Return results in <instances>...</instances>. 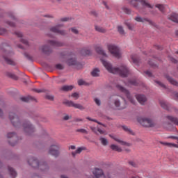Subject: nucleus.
Segmentation results:
<instances>
[{
  "mask_svg": "<svg viewBox=\"0 0 178 178\" xmlns=\"http://www.w3.org/2000/svg\"><path fill=\"white\" fill-rule=\"evenodd\" d=\"M103 66L105 69L109 72V73H113V74H120L122 77H127L129 75V68L126 65H122L119 68L112 67L111 63L101 58Z\"/></svg>",
  "mask_w": 178,
  "mask_h": 178,
  "instance_id": "obj_1",
  "label": "nucleus"
},
{
  "mask_svg": "<svg viewBox=\"0 0 178 178\" xmlns=\"http://www.w3.org/2000/svg\"><path fill=\"white\" fill-rule=\"evenodd\" d=\"M106 48L113 56L115 58H122V51H120V48L118 47V45L112 43L107 44Z\"/></svg>",
  "mask_w": 178,
  "mask_h": 178,
  "instance_id": "obj_2",
  "label": "nucleus"
},
{
  "mask_svg": "<svg viewBox=\"0 0 178 178\" xmlns=\"http://www.w3.org/2000/svg\"><path fill=\"white\" fill-rule=\"evenodd\" d=\"M138 122L143 126L144 127H155V122L152 121L151 119L147 118H143V117H139L138 118Z\"/></svg>",
  "mask_w": 178,
  "mask_h": 178,
  "instance_id": "obj_3",
  "label": "nucleus"
},
{
  "mask_svg": "<svg viewBox=\"0 0 178 178\" xmlns=\"http://www.w3.org/2000/svg\"><path fill=\"white\" fill-rule=\"evenodd\" d=\"M59 148H60V145L54 141L49 149V154L53 155V156H58V155H59Z\"/></svg>",
  "mask_w": 178,
  "mask_h": 178,
  "instance_id": "obj_4",
  "label": "nucleus"
},
{
  "mask_svg": "<svg viewBox=\"0 0 178 178\" xmlns=\"http://www.w3.org/2000/svg\"><path fill=\"white\" fill-rule=\"evenodd\" d=\"M63 104L64 105H66V106L75 108V109H79L80 111H84V106H83V105L74 103L73 101L65 100Z\"/></svg>",
  "mask_w": 178,
  "mask_h": 178,
  "instance_id": "obj_5",
  "label": "nucleus"
},
{
  "mask_svg": "<svg viewBox=\"0 0 178 178\" xmlns=\"http://www.w3.org/2000/svg\"><path fill=\"white\" fill-rule=\"evenodd\" d=\"M117 88L121 91V92H123L127 97V98L129 99V102H131V104H133L134 105L136 104V101L133 99V97H131V95H130V92H129V90L124 89L122 86L118 85Z\"/></svg>",
  "mask_w": 178,
  "mask_h": 178,
  "instance_id": "obj_6",
  "label": "nucleus"
},
{
  "mask_svg": "<svg viewBox=\"0 0 178 178\" xmlns=\"http://www.w3.org/2000/svg\"><path fill=\"white\" fill-rule=\"evenodd\" d=\"M24 131L28 134H31L34 131V127L30 122H26L23 124Z\"/></svg>",
  "mask_w": 178,
  "mask_h": 178,
  "instance_id": "obj_7",
  "label": "nucleus"
},
{
  "mask_svg": "<svg viewBox=\"0 0 178 178\" xmlns=\"http://www.w3.org/2000/svg\"><path fill=\"white\" fill-rule=\"evenodd\" d=\"M50 31L56 33V34H60L61 35H65V34H66V31L61 30L60 26L59 25L51 27Z\"/></svg>",
  "mask_w": 178,
  "mask_h": 178,
  "instance_id": "obj_8",
  "label": "nucleus"
},
{
  "mask_svg": "<svg viewBox=\"0 0 178 178\" xmlns=\"http://www.w3.org/2000/svg\"><path fill=\"white\" fill-rule=\"evenodd\" d=\"M114 105L115 106V108H117V109H118L119 111H122L123 109H126V104H121L120 103V100L119 99H115L114 100Z\"/></svg>",
  "mask_w": 178,
  "mask_h": 178,
  "instance_id": "obj_9",
  "label": "nucleus"
},
{
  "mask_svg": "<svg viewBox=\"0 0 178 178\" xmlns=\"http://www.w3.org/2000/svg\"><path fill=\"white\" fill-rule=\"evenodd\" d=\"M109 137H111V138H113V140H115V141H117V143H119V144H120L121 145H126L127 147H130V145H131L130 143H126V142L122 140L121 139L116 137L115 136L110 134Z\"/></svg>",
  "mask_w": 178,
  "mask_h": 178,
  "instance_id": "obj_10",
  "label": "nucleus"
},
{
  "mask_svg": "<svg viewBox=\"0 0 178 178\" xmlns=\"http://www.w3.org/2000/svg\"><path fill=\"white\" fill-rule=\"evenodd\" d=\"M136 98L140 105H144L147 102V97L144 95H136Z\"/></svg>",
  "mask_w": 178,
  "mask_h": 178,
  "instance_id": "obj_11",
  "label": "nucleus"
},
{
  "mask_svg": "<svg viewBox=\"0 0 178 178\" xmlns=\"http://www.w3.org/2000/svg\"><path fill=\"white\" fill-rule=\"evenodd\" d=\"M9 118L14 126H16V123H19V117L15 115V113H10L9 115Z\"/></svg>",
  "mask_w": 178,
  "mask_h": 178,
  "instance_id": "obj_12",
  "label": "nucleus"
},
{
  "mask_svg": "<svg viewBox=\"0 0 178 178\" xmlns=\"http://www.w3.org/2000/svg\"><path fill=\"white\" fill-rule=\"evenodd\" d=\"M29 163L31 164L33 168H38V166H41V165H42L38 162V160L35 159H30L29 160Z\"/></svg>",
  "mask_w": 178,
  "mask_h": 178,
  "instance_id": "obj_13",
  "label": "nucleus"
},
{
  "mask_svg": "<svg viewBox=\"0 0 178 178\" xmlns=\"http://www.w3.org/2000/svg\"><path fill=\"white\" fill-rule=\"evenodd\" d=\"M90 130H92L95 134L98 135V133H99V134H105V130H102L99 127H90Z\"/></svg>",
  "mask_w": 178,
  "mask_h": 178,
  "instance_id": "obj_14",
  "label": "nucleus"
},
{
  "mask_svg": "<svg viewBox=\"0 0 178 178\" xmlns=\"http://www.w3.org/2000/svg\"><path fill=\"white\" fill-rule=\"evenodd\" d=\"M96 52H97L99 55L104 56V58H108V54H106L104 49H102L101 47H96Z\"/></svg>",
  "mask_w": 178,
  "mask_h": 178,
  "instance_id": "obj_15",
  "label": "nucleus"
},
{
  "mask_svg": "<svg viewBox=\"0 0 178 178\" xmlns=\"http://www.w3.org/2000/svg\"><path fill=\"white\" fill-rule=\"evenodd\" d=\"M168 19L175 23H178V14L173 13L168 17Z\"/></svg>",
  "mask_w": 178,
  "mask_h": 178,
  "instance_id": "obj_16",
  "label": "nucleus"
},
{
  "mask_svg": "<svg viewBox=\"0 0 178 178\" xmlns=\"http://www.w3.org/2000/svg\"><path fill=\"white\" fill-rule=\"evenodd\" d=\"M99 73H101L99 68H95L91 72V76L92 77H99Z\"/></svg>",
  "mask_w": 178,
  "mask_h": 178,
  "instance_id": "obj_17",
  "label": "nucleus"
},
{
  "mask_svg": "<svg viewBox=\"0 0 178 178\" xmlns=\"http://www.w3.org/2000/svg\"><path fill=\"white\" fill-rule=\"evenodd\" d=\"M74 88V86L70 85V86H63L60 88L61 91H72V90Z\"/></svg>",
  "mask_w": 178,
  "mask_h": 178,
  "instance_id": "obj_18",
  "label": "nucleus"
},
{
  "mask_svg": "<svg viewBox=\"0 0 178 178\" xmlns=\"http://www.w3.org/2000/svg\"><path fill=\"white\" fill-rule=\"evenodd\" d=\"M49 44L52 45L53 47H62V45H63V43L56 42L55 40H49Z\"/></svg>",
  "mask_w": 178,
  "mask_h": 178,
  "instance_id": "obj_19",
  "label": "nucleus"
},
{
  "mask_svg": "<svg viewBox=\"0 0 178 178\" xmlns=\"http://www.w3.org/2000/svg\"><path fill=\"white\" fill-rule=\"evenodd\" d=\"M128 163L133 168H138L139 163L137 160H130Z\"/></svg>",
  "mask_w": 178,
  "mask_h": 178,
  "instance_id": "obj_20",
  "label": "nucleus"
},
{
  "mask_svg": "<svg viewBox=\"0 0 178 178\" xmlns=\"http://www.w3.org/2000/svg\"><path fill=\"white\" fill-rule=\"evenodd\" d=\"M99 141H100L102 145H104V147L108 145V144H109V141H108V139H106V138L100 137Z\"/></svg>",
  "mask_w": 178,
  "mask_h": 178,
  "instance_id": "obj_21",
  "label": "nucleus"
},
{
  "mask_svg": "<svg viewBox=\"0 0 178 178\" xmlns=\"http://www.w3.org/2000/svg\"><path fill=\"white\" fill-rule=\"evenodd\" d=\"M167 80L171 83L172 84V86H178V82L175 81V79H173V78L169 76H165Z\"/></svg>",
  "mask_w": 178,
  "mask_h": 178,
  "instance_id": "obj_22",
  "label": "nucleus"
},
{
  "mask_svg": "<svg viewBox=\"0 0 178 178\" xmlns=\"http://www.w3.org/2000/svg\"><path fill=\"white\" fill-rule=\"evenodd\" d=\"M95 30L96 31H98V33H106V29L104 28H102V26H99L98 25L95 26Z\"/></svg>",
  "mask_w": 178,
  "mask_h": 178,
  "instance_id": "obj_23",
  "label": "nucleus"
},
{
  "mask_svg": "<svg viewBox=\"0 0 178 178\" xmlns=\"http://www.w3.org/2000/svg\"><path fill=\"white\" fill-rule=\"evenodd\" d=\"M110 147L111 148V149H113V151H117L118 152H122V147L113 144L110 146Z\"/></svg>",
  "mask_w": 178,
  "mask_h": 178,
  "instance_id": "obj_24",
  "label": "nucleus"
},
{
  "mask_svg": "<svg viewBox=\"0 0 178 178\" xmlns=\"http://www.w3.org/2000/svg\"><path fill=\"white\" fill-rule=\"evenodd\" d=\"M156 8H157L160 12H165V10L168 9V6L161 4L156 5Z\"/></svg>",
  "mask_w": 178,
  "mask_h": 178,
  "instance_id": "obj_25",
  "label": "nucleus"
},
{
  "mask_svg": "<svg viewBox=\"0 0 178 178\" xmlns=\"http://www.w3.org/2000/svg\"><path fill=\"white\" fill-rule=\"evenodd\" d=\"M84 150V147H79L78 149H76V150L75 152H72V156H76V155L77 154H81V152Z\"/></svg>",
  "mask_w": 178,
  "mask_h": 178,
  "instance_id": "obj_26",
  "label": "nucleus"
},
{
  "mask_svg": "<svg viewBox=\"0 0 178 178\" xmlns=\"http://www.w3.org/2000/svg\"><path fill=\"white\" fill-rule=\"evenodd\" d=\"M167 119H168V120H170V122H172V123H174L175 124H177V126H178L177 118H176L175 117H172V116H167Z\"/></svg>",
  "mask_w": 178,
  "mask_h": 178,
  "instance_id": "obj_27",
  "label": "nucleus"
},
{
  "mask_svg": "<svg viewBox=\"0 0 178 178\" xmlns=\"http://www.w3.org/2000/svg\"><path fill=\"white\" fill-rule=\"evenodd\" d=\"M122 129L123 130H124V131H127V133H128L129 134H131L132 136H134V132H133V131L129 128L127 126H122Z\"/></svg>",
  "mask_w": 178,
  "mask_h": 178,
  "instance_id": "obj_28",
  "label": "nucleus"
},
{
  "mask_svg": "<svg viewBox=\"0 0 178 178\" xmlns=\"http://www.w3.org/2000/svg\"><path fill=\"white\" fill-rule=\"evenodd\" d=\"M8 170L12 178L16 177V171L12 167H9Z\"/></svg>",
  "mask_w": 178,
  "mask_h": 178,
  "instance_id": "obj_29",
  "label": "nucleus"
},
{
  "mask_svg": "<svg viewBox=\"0 0 178 178\" xmlns=\"http://www.w3.org/2000/svg\"><path fill=\"white\" fill-rule=\"evenodd\" d=\"M31 99H33L31 96L21 97V101H23L24 102H29Z\"/></svg>",
  "mask_w": 178,
  "mask_h": 178,
  "instance_id": "obj_30",
  "label": "nucleus"
},
{
  "mask_svg": "<svg viewBox=\"0 0 178 178\" xmlns=\"http://www.w3.org/2000/svg\"><path fill=\"white\" fill-rule=\"evenodd\" d=\"M118 31L121 35H124V29H123V26H118Z\"/></svg>",
  "mask_w": 178,
  "mask_h": 178,
  "instance_id": "obj_31",
  "label": "nucleus"
},
{
  "mask_svg": "<svg viewBox=\"0 0 178 178\" xmlns=\"http://www.w3.org/2000/svg\"><path fill=\"white\" fill-rule=\"evenodd\" d=\"M76 133H82V134H88V131L85 129H79L76 130Z\"/></svg>",
  "mask_w": 178,
  "mask_h": 178,
  "instance_id": "obj_32",
  "label": "nucleus"
},
{
  "mask_svg": "<svg viewBox=\"0 0 178 178\" xmlns=\"http://www.w3.org/2000/svg\"><path fill=\"white\" fill-rule=\"evenodd\" d=\"M67 65H69V66L76 65V60L74 59V58H71V59L68 60H67Z\"/></svg>",
  "mask_w": 178,
  "mask_h": 178,
  "instance_id": "obj_33",
  "label": "nucleus"
},
{
  "mask_svg": "<svg viewBox=\"0 0 178 178\" xmlns=\"http://www.w3.org/2000/svg\"><path fill=\"white\" fill-rule=\"evenodd\" d=\"M160 105L164 109H168V104L165 101H161Z\"/></svg>",
  "mask_w": 178,
  "mask_h": 178,
  "instance_id": "obj_34",
  "label": "nucleus"
},
{
  "mask_svg": "<svg viewBox=\"0 0 178 178\" xmlns=\"http://www.w3.org/2000/svg\"><path fill=\"white\" fill-rule=\"evenodd\" d=\"M90 54H91V51L88 49H83L82 50V55L83 56H86L87 55H90Z\"/></svg>",
  "mask_w": 178,
  "mask_h": 178,
  "instance_id": "obj_35",
  "label": "nucleus"
},
{
  "mask_svg": "<svg viewBox=\"0 0 178 178\" xmlns=\"http://www.w3.org/2000/svg\"><path fill=\"white\" fill-rule=\"evenodd\" d=\"M131 5H132V6H134V8H137V6H138V1L132 0L131 1Z\"/></svg>",
  "mask_w": 178,
  "mask_h": 178,
  "instance_id": "obj_36",
  "label": "nucleus"
},
{
  "mask_svg": "<svg viewBox=\"0 0 178 178\" xmlns=\"http://www.w3.org/2000/svg\"><path fill=\"white\" fill-rule=\"evenodd\" d=\"M4 59L6 62L8 63V65H15V63L13 62V60H10V58L4 57Z\"/></svg>",
  "mask_w": 178,
  "mask_h": 178,
  "instance_id": "obj_37",
  "label": "nucleus"
},
{
  "mask_svg": "<svg viewBox=\"0 0 178 178\" xmlns=\"http://www.w3.org/2000/svg\"><path fill=\"white\" fill-rule=\"evenodd\" d=\"M142 3L144 6H147V8H153V6H151V4H149L145 0L142 1Z\"/></svg>",
  "mask_w": 178,
  "mask_h": 178,
  "instance_id": "obj_38",
  "label": "nucleus"
},
{
  "mask_svg": "<svg viewBox=\"0 0 178 178\" xmlns=\"http://www.w3.org/2000/svg\"><path fill=\"white\" fill-rule=\"evenodd\" d=\"M71 97H72V98H74V99H79L80 95H79V93L77 92H74L71 95Z\"/></svg>",
  "mask_w": 178,
  "mask_h": 178,
  "instance_id": "obj_39",
  "label": "nucleus"
},
{
  "mask_svg": "<svg viewBox=\"0 0 178 178\" xmlns=\"http://www.w3.org/2000/svg\"><path fill=\"white\" fill-rule=\"evenodd\" d=\"M78 84H79V86H87V83L86 81H84V80H83V79H79L78 81Z\"/></svg>",
  "mask_w": 178,
  "mask_h": 178,
  "instance_id": "obj_40",
  "label": "nucleus"
},
{
  "mask_svg": "<svg viewBox=\"0 0 178 178\" xmlns=\"http://www.w3.org/2000/svg\"><path fill=\"white\" fill-rule=\"evenodd\" d=\"M164 145H167L168 147H175V148H177V145L174 144V143H164Z\"/></svg>",
  "mask_w": 178,
  "mask_h": 178,
  "instance_id": "obj_41",
  "label": "nucleus"
},
{
  "mask_svg": "<svg viewBox=\"0 0 178 178\" xmlns=\"http://www.w3.org/2000/svg\"><path fill=\"white\" fill-rule=\"evenodd\" d=\"M86 119H88V120H90V122H95L97 123L98 124H102V126H104V127H105V125L102 124V123H101V122L97 121L96 120L91 119V118L88 117V118H86Z\"/></svg>",
  "mask_w": 178,
  "mask_h": 178,
  "instance_id": "obj_42",
  "label": "nucleus"
},
{
  "mask_svg": "<svg viewBox=\"0 0 178 178\" xmlns=\"http://www.w3.org/2000/svg\"><path fill=\"white\" fill-rule=\"evenodd\" d=\"M125 24L129 30H133L134 29V26L131 25V24H130L129 22H125Z\"/></svg>",
  "mask_w": 178,
  "mask_h": 178,
  "instance_id": "obj_43",
  "label": "nucleus"
},
{
  "mask_svg": "<svg viewBox=\"0 0 178 178\" xmlns=\"http://www.w3.org/2000/svg\"><path fill=\"white\" fill-rule=\"evenodd\" d=\"M3 34H6V29L0 28V35H3Z\"/></svg>",
  "mask_w": 178,
  "mask_h": 178,
  "instance_id": "obj_44",
  "label": "nucleus"
},
{
  "mask_svg": "<svg viewBox=\"0 0 178 178\" xmlns=\"http://www.w3.org/2000/svg\"><path fill=\"white\" fill-rule=\"evenodd\" d=\"M63 65L62 64H57L56 65V68H57L58 70H62L63 69Z\"/></svg>",
  "mask_w": 178,
  "mask_h": 178,
  "instance_id": "obj_45",
  "label": "nucleus"
},
{
  "mask_svg": "<svg viewBox=\"0 0 178 178\" xmlns=\"http://www.w3.org/2000/svg\"><path fill=\"white\" fill-rule=\"evenodd\" d=\"M41 51H42V52H44L46 53L47 51H48V46H42L41 48H40Z\"/></svg>",
  "mask_w": 178,
  "mask_h": 178,
  "instance_id": "obj_46",
  "label": "nucleus"
},
{
  "mask_svg": "<svg viewBox=\"0 0 178 178\" xmlns=\"http://www.w3.org/2000/svg\"><path fill=\"white\" fill-rule=\"evenodd\" d=\"M94 101H95V104L98 105V106H99L101 105V100H99V99L95 98Z\"/></svg>",
  "mask_w": 178,
  "mask_h": 178,
  "instance_id": "obj_47",
  "label": "nucleus"
},
{
  "mask_svg": "<svg viewBox=\"0 0 178 178\" xmlns=\"http://www.w3.org/2000/svg\"><path fill=\"white\" fill-rule=\"evenodd\" d=\"M156 84H158V86H160V87H163V88H166V86L163 83H162L161 81H156Z\"/></svg>",
  "mask_w": 178,
  "mask_h": 178,
  "instance_id": "obj_48",
  "label": "nucleus"
},
{
  "mask_svg": "<svg viewBox=\"0 0 178 178\" xmlns=\"http://www.w3.org/2000/svg\"><path fill=\"white\" fill-rule=\"evenodd\" d=\"M16 134L15 133H8L7 134L8 138H12V137H15Z\"/></svg>",
  "mask_w": 178,
  "mask_h": 178,
  "instance_id": "obj_49",
  "label": "nucleus"
},
{
  "mask_svg": "<svg viewBox=\"0 0 178 178\" xmlns=\"http://www.w3.org/2000/svg\"><path fill=\"white\" fill-rule=\"evenodd\" d=\"M44 17H47V19H54V15L51 14H47L44 15Z\"/></svg>",
  "mask_w": 178,
  "mask_h": 178,
  "instance_id": "obj_50",
  "label": "nucleus"
},
{
  "mask_svg": "<svg viewBox=\"0 0 178 178\" xmlns=\"http://www.w3.org/2000/svg\"><path fill=\"white\" fill-rule=\"evenodd\" d=\"M71 31L74 33V34H79V31L76 28H72Z\"/></svg>",
  "mask_w": 178,
  "mask_h": 178,
  "instance_id": "obj_51",
  "label": "nucleus"
},
{
  "mask_svg": "<svg viewBox=\"0 0 178 178\" xmlns=\"http://www.w3.org/2000/svg\"><path fill=\"white\" fill-rule=\"evenodd\" d=\"M169 59L170 60V62H172V63H177V60H176L175 58H174L173 57H169Z\"/></svg>",
  "mask_w": 178,
  "mask_h": 178,
  "instance_id": "obj_52",
  "label": "nucleus"
},
{
  "mask_svg": "<svg viewBox=\"0 0 178 178\" xmlns=\"http://www.w3.org/2000/svg\"><path fill=\"white\" fill-rule=\"evenodd\" d=\"M131 59L132 60V61L136 63L137 62V58H136V56L134 55H131Z\"/></svg>",
  "mask_w": 178,
  "mask_h": 178,
  "instance_id": "obj_53",
  "label": "nucleus"
},
{
  "mask_svg": "<svg viewBox=\"0 0 178 178\" xmlns=\"http://www.w3.org/2000/svg\"><path fill=\"white\" fill-rule=\"evenodd\" d=\"M135 20H136V22H144V19L140 17H137L136 18H135Z\"/></svg>",
  "mask_w": 178,
  "mask_h": 178,
  "instance_id": "obj_54",
  "label": "nucleus"
},
{
  "mask_svg": "<svg viewBox=\"0 0 178 178\" xmlns=\"http://www.w3.org/2000/svg\"><path fill=\"white\" fill-rule=\"evenodd\" d=\"M145 73L146 74V76H147L148 77H151V76H152V73H151L149 71H146L145 72Z\"/></svg>",
  "mask_w": 178,
  "mask_h": 178,
  "instance_id": "obj_55",
  "label": "nucleus"
},
{
  "mask_svg": "<svg viewBox=\"0 0 178 178\" xmlns=\"http://www.w3.org/2000/svg\"><path fill=\"white\" fill-rule=\"evenodd\" d=\"M74 122H75L76 123H79V122H83V119H81V118H75Z\"/></svg>",
  "mask_w": 178,
  "mask_h": 178,
  "instance_id": "obj_56",
  "label": "nucleus"
},
{
  "mask_svg": "<svg viewBox=\"0 0 178 178\" xmlns=\"http://www.w3.org/2000/svg\"><path fill=\"white\" fill-rule=\"evenodd\" d=\"M60 20V22H67L69 20V18L63 17V18H61Z\"/></svg>",
  "mask_w": 178,
  "mask_h": 178,
  "instance_id": "obj_57",
  "label": "nucleus"
},
{
  "mask_svg": "<svg viewBox=\"0 0 178 178\" xmlns=\"http://www.w3.org/2000/svg\"><path fill=\"white\" fill-rule=\"evenodd\" d=\"M69 119H70V116H69V115H66L63 117L64 120H69Z\"/></svg>",
  "mask_w": 178,
  "mask_h": 178,
  "instance_id": "obj_58",
  "label": "nucleus"
},
{
  "mask_svg": "<svg viewBox=\"0 0 178 178\" xmlns=\"http://www.w3.org/2000/svg\"><path fill=\"white\" fill-rule=\"evenodd\" d=\"M15 34L17 35V37H23V33L21 32H16Z\"/></svg>",
  "mask_w": 178,
  "mask_h": 178,
  "instance_id": "obj_59",
  "label": "nucleus"
},
{
  "mask_svg": "<svg viewBox=\"0 0 178 178\" xmlns=\"http://www.w3.org/2000/svg\"><path fill=\"white\" fill-rule=\"evenodd\" d=\"M46 98H47V99H54V96H51V95H47L46 96Z\"/></svg>",
  "mask_w": 178,
  "mask_h": 178,
  "instance_id": "obj_60",
  "label": "nucleus"
},
{
  "mask_svg": "<svg viewBox=\"0 0 178 178\" xmlns=\"http://www.w3.org/2000/svg\"><path fill=\"white\" fill-rule=\"evenodd\" d=\"M129 84H133L134 86H136V81H129V83H127V86H129Z\"/></svg>",
  "mask_w": 178,
  "mask_h": 178,
  "instance_id": "obj_61",
  "label": "nucleus"
},
{
  "mask_svg": "<svg viewBox=\"0 0 178 178\" xmlns=\"http://www.w3.org/2000/svg\"><path fill=\"white\" fill-rule=\"evenodd\" d=\"M174 97H175V99H178V93H177V92H175V93L174 94Z\"/></svg>",
  "mask_w": 178,
  "mask_h": 178,
  "instance_id": "obj_62",
  "label": "nucleus"
},
{
  "mask_svg": "<svg viewBox=\"0 0 178 178\" xmlns=\"http://www.w3.org/2000/svg\"><path fill=\"white\" fill-rule=\"evenodd\" d=\"M125 13H130V10L129 8H124Z\"/></svg>",
  "mask_w": 178,
  "mask_h": 178,
  "instance_id": "obj_63",
  "label": "nucleus"
},
{
  "mask_svg": "<svg viewBox=\"0 0 178 178\" xmlns=\"http://www.w3.org/2000/svg\"><path fill=\"white\" fill-rule=\"evenodd\" d=\"M70 149H76V146H74V145H71V146L70 147Z\"/></svg>",
  "mask_w": 178,
  "mask_h": 178,
  "instance_id": "obj_64",
  "label": "nucleus"
}]
</instances>
